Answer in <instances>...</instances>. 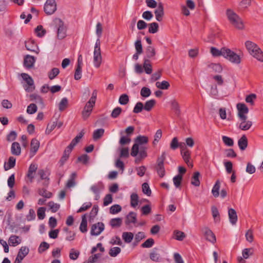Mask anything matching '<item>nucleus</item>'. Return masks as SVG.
I'll return each mask as SVG.
<instances>
[{"mask_svg": "<svg viewBox=\"0 0 263 263\" xmlns=\"http://www.w3.org/2000/svg\"><path fill=\"white\" fill-rule=\"evenodd\" d=\"M245 46L249 52L258 61L263 62V53L258 46L254 42L247 41Z\"/></svg>", "mask_w": 263, "mask_h": 263, "instance_id": "1", "label": "nucleus"}, {"mask_svg": "<svg viewBox=\"0 0 263 263\" xmlns=\"http://www.w3.org/2000/svg\"><path fill=\"white\" fill-rule=\"evenodd\" d=\"M227 15L231 24L238 29H243L244 25L242 19L232 10L227 9Z\"/></svg>", "mask_w": 263, "mask_h": 263, "instance_id": "2", "label": "nucleus"}, {"mask_svg": "<svg viewBox=\"0 0 263 263\" xmlns=\"http://www.w3.org/2000/svg\"><path fill=\"white\" fill-rule=\"evenodd\" d=\"M135 143L131 149L130 155L133 157L137 156L139 153V146L147 144L148 142V138L146 136H138L134 140Z\"/></svg>", "mask_w": 263, "mask_h": 263, "instance_id": "3", "label": "nucleus"}, {"mask_svg": "<svg viewBox=\"0 0 263 263\" xmlns=\"http://www.w3.org/2000/svg\"><path fill=\"white\" fill-rule=\"evenodd\" d=\"M54 22L57 28L58 38L62 40L66 36V27L64 25V22L60 18H56Z\"/></svg>", "mask_w": 263, "mask_h": 263, "instance_id": "4", "label": "nucleus"}, {"mask_svg": "<svg viewBox=\"0 0 263 263\" xmlns=\"http://www.w3.org/2000/svg\"><path fill=\"white\" fill-rule=\"evenodd\" d=\"M224 51H225V52H224L223 57L230 61L231 62L237 64L241 62L239 55L237 54L234 51L227 48H226Z\"/></svg>", "mask_w": 263, "mask_h": 263, "instance_id": "5", "label": "nucleus"}, {"mask_svg": "<svg viewBox=\"0 0 263 263\" xmlns=\"http://www.w3.org/2000/svg\"><path fill=\"white\" fill-rule=\"evenodd\" d=\"M21 76L27 83V84L24 86L25 90L28 92H31L34 90L35 86L32 78L29 74L25 73H22Z\"/></svg>", "mask_w": 263, "mask_h": 263, "instance_id": "6", "label": "nucleus"}, {"mask_svg": "<svg viewBox=\"0 0 263 263\" xmlns=\"http://www.w3.org/2000/svg\"><path fill=\"white\" fill-rule=\"evenodd\" d=\"M44 12L47 15L52 14L57 10V4L55 0H47L44 7Z\"/></svg>", "mask_w": 263, "mask_h": 263, "instance_id": "7", "label": "nucleus"}, {"mask_svg": "<svg viewBox=\"0 0 263 263\" xmlns=\"http://www.w3.org/2000/svg\"><path fill=\"white\" fill-rule=\"evenodd\" d=\"M237 108L238 110V117L239 119L245 120L248 117L247 115L249 112V108L244 103H238L237 104Z\"/></svg>", "mask_w": 263, "mask_h": 263, "instance_id": "8", "label": "nucleus"}, {"mask_svg": "<svg viewBox=\"0 0 263 263\" xmlns=\"http://www.w3.org/2000/svg\"><path fill=\"white\" fill-rule=\"evenodd\" d=\"M37 170V165L35 163H31L27 172L26 176V178L27 179V181L32 183L34 178V174Z\"/></svg>", "mask_w": 263, "mask_h": 263, "instance_id": "9", "label": "nucleus"}, {"mask_svg": "<svg viewBox=\"0 0 263 263\" xmlns=\"http://www.w3.org/2000/svg\"><path fill=\"white\" fill-rule=\"evenodd\" d=\"M206 240L214 243L216 241V236L213 232L208 227H205L201 230Z\"/></svg>", "mask_w": 263, "mask_h": 263, "instance_id": "10", "label": "nucleus"}, {"mask_svg": "<svg viewBox=\"0 0 263 263\" xmlns=\"http://www.w3.org/2000/svg\"><path fill=\"white\" fill-rule=\"evenodd\" d=\"M104 230V224L103 222H98L92 225L90 234L91 235L97 236Z\"/></svg>", "mask_w": 263, "mask_h": 263, "instance_id": "11", "label": "nucleus"}, {"mask_svg": "<svg viewBox=\"0 0 263 263\" xmlns=\"http://www.w3.org/2000/svg\"><path fill=\"white\" fill-rule=\"evenodd\" d=\"M29 249L26 247H22L20 249L14 263H21L24 258L28 254Z\"/></svg>", "mask_w": 263, "mask_h": 263, "instance_id": "12", "label": "nucleus"}, {"mask_svg": "<svg viewBox=\"0 0 263 263\" xmlns=\"http://www.w3.org/2000/svg\"><path fill=\"white\" fill-rule=\"evenodd\" d=\"M37 175L40 176V179L38 180V182L41 180H45L44 185L47 186L49 184L50 173L43 169L39 170Z\"/></svg>", "mask_w": 263, "mask_h": 263, "instance_id": "13", "label": "nucleus"}, {"mask_svg": "<svg viewBox=\"0 0 263 263\" xmlns=\"http://www.w3.org/2000/svg\"><path fill=\"white\" fill-rule=\"evenodd\" d=\"M154 12L156 20L159 22H161L164 15V7L162 3H159L158 4V7Z\"/></svg>", "mask_w": 263, "mask_h": 263, "instance_id": "14", "label": "nucleus"}, {"mask_svg": "<svg viewBox=\"0 0 263 263\" xmlns=\"http://www.w3.org/2000/svg\"><path fill=\"white\" fill-rule=\"evenodd\" d=\"M25 47L27 50L34 52L36 53H39V49L37 45L33 40H28L25 42Z\"/></svg>", "mask_w": 263, "mask_h": 263, "instance_id": "15", "label": "nucleus"}, {"mask_svg": "<svg viewBox=\"0 0 263 263\" xmlns=\"http://www.w3.org/2000/svg\"><path fill=\"white\" fill-rule=\"evenodd\" d=\"M35 62V58L33 56L26 55L24 59V66L27 68H32Z\"/></svg>", "mask_w": 263, "mask_h": 263, "instance_id": "16", "label": "nucleus"}, {"mask_svg": "<svg viewBox=\"0 0 263 263\" xmlns=\"http://www.w3.org/2000/svg\"><path fill=\"white\" fill-rule=\"evenodd\" d=\"M171 109L175 115L179 117L181 114L180 107L179 103L176 99H173L170 101Z\"/></svg>", "mask_w": 263, "mask_h": 263, "instance_id": "17", "label": "nucleus"}, {"mask_svg": "<svg viewBox=\"0 0 263 263\" xmlns=\"http://www.w3.org/2000/svg\"><path fill=\"white\" fill-rule=\"evenodd\" d=\"M40 147V142L36 138L31 140L30 153L33 156L35 155Z\"/></svg>", "mask_w": 263, "mask_h": 263, "instance_id": "18", "label": "nucleus"}, {"mask_svg": "<svg viewBox=\"0 0 263 263\" xmlns=\"http://www.w3.org/2000/svg\"><path fill=\"white\" fill-rule=\"evenodd\" d=\"M248 117H246L245 120L239 119L240 123L239 125V128L242 130H247L250 128L252 125V122L251 121L247 120Z\"/></svg>", "mask_w": 263, "mask_h": 263, "instance_id": "19", "label": "nucleus"}, {"mask_svg": "<svg viewBox=\"0 0 263 263\" xmlns=\"http://www.w3.org/2000/svg\"><path fill=\"white\" fill-rule=\"evenodd\" d=\"M191 151L185 149L184 152L181 151V154L185 163L190 167L193 166V163L190 161L191 159Z\"/></svg>", "mask_w": 263, "mask_h": 263, "instance_id": "20", "label": "nucleus"}, {"mask_svg": "<svg viewBox=\"0 0 263 263\" xmlns=\"http://www.w3.org/2000/svg\"><path fill=\"white\" fill-rule=\"evenodd\" d=\"M137 221V214L134 212H130L126 216L125 223L126 226L129 225L131 223H135Z\"/></svg>", "mask_w": 263, "mask_h": 263, "instance_id": "21", "label": "nucleus"}, {"mask_svg": "<svg viewBox=\"0 0 263 263\" xmlns=\"http://www.w3.org/2000/svg\"><path fill=\"white\" fill-rule=\"evenodd\" d=\"M72 149L69 146H67L65 149L62 157L61 158L59 163L61 166H63L65 162L68 160L69 155L71 153Z\"/></svg>", "mask_w": 263, "mask_h": 263, "instance_id": "22", "label": "nucleus"}, {"mask_svg": "<svg viewBox=\"0 0 263 263\" xmlns=\"http://www.w3.org/2000/svg\"><path fill=\"white\" fill-rule=\"evenodd\" d=\"M11 153L12 155L15 156H19L21 153V147L17 142H14L12 143L11 147Z\"/></svg>", "mask_w": 263, "mask_h": 263, "instance_id": "23", "label": "nucleus"}, {"mask_svg": "<svg viewBox=\"0 0 263 263\" xmlns=\"http://www.w3.org/2000/svg\"><path fill=\"white\" fill-rule=\"evenodd\" d=\"M228 215L230 222L232 224H235L237 221V215L236 211L232 208L229 209Z\"/></svg>", "mask_w": 263, "mask_h": 263, "instance_id": "24", "label": "nucleus"}, {"mask_svg": "<svg viewBox=\"0 0 263 263\" xmlns=\"http://www.w3.org/2000/svg\"><path fill=\"white\" fill-rule=\"evenodd\" d=\"M238 145L241 151H244L248 146V139L246 135H243L238 141Z\"/></svg>", "mask_w": 263, "mask_h": 263, "instance_id": "25", "label": "nucleus"}, {"mask_svg": "<svg viewBox=\"0 0 263 263\" xmlns=\"http://www.w3.org/2000/svg\"><path fill=\"white\" fill-rule=\"evenodd\" d=\"M93 63L96 68L100 67L102 63L101 52H93Z\"/></svg>", "mask_w": 263, "mask_h": 263, "instance_id": "26", "label": "nucleus"}, {"mask_svg": "<svg viewBox=\"0 0 263 263\" xmlns=\"http://www.w3.org/2000/svg\"><path fill=\"white\" fill-rule=\"evenodd\" d=\"M16 159L11 156L9 158L8 161L7 163L5 162L4 164V169L5 171H8L12 168H13L15 165Z\"/></svg>", "mask_w": 263, "mask_h": 263, "instance_id": "27", "label": "nucleus"}, {"mask_svg": "<svg viewBox=\"0 0 263 263\" xmlns=\"http://www.w3.org/2000/svg\"><path fill=\"white\" fill-rule=\"evenodd\" d=\"M155 169L160 177L162 178L165 176V171L164 163L156 162Z\"/></svg>", "mask_w": 263, "mask_h": 263, "instance_id": "28", "label": "nucleus"}, {"mask_svg": "<svg viewBox=\"0 0 263 263\" xmlns=\"http://www.w3.org/2000/svg\"><path fill=\"white\" fill-rule=\"evenodd\" d=\"M143 68L144 69V71L146 73L148 74L152 73L153 69L150 60L145 58L144 59Z\"/></svg>", "mask_w": 263, "mask_h": 263, "instance_id": "29", "label": "nucleus"}, {"mask_svg": "<svg viewBox=\"0 0 263 263\" xmlns=\"http://www.w3.org/2000/svg\"><path fill=\"white\" fill-rule=\"evenodd\" d=\"M226 47H223L221 48L220 50L218 49L216 47H212L210 49L211 53H212V55L213 57H219L220 55L224 56V52L225 51H224V49H226Z\"/></svg>", "mask_w": 263, "mask_h": 263, "instance_id": "30", "label": "nucleus"}, {"mask_svg": "<svg viewBox=\"0 0 263 263\" xmlns=\"http://www.w3.org/2000/svg\"><path fill=\"white\" fill-rule=\"evenodd\" d=\"M84 135V133L83 131H81L79 134L71 141L70 143L69 144L68 146L73 148L74 146L76 145V144L80 141V139L83 137Z\"/></svg>", "mask_w": 263, "mask_h": 263, "instance_id": "31", "label": "nucleus"}, {"mask_svg": "<svg viewBox=\"0 0 263 263\" xmlns=\"http://www.w3.org/2000/svg\"><path fill=\"white\" fill-rule=\"evenodd\" d=\"M211 211L213 217L215 222H219L220 217L218 209L214 205L211 207Z\"/></svg>", "mask_w": 263, "mask_h": 263, "instance_id": "32", "label": "nucleus"}, {"mask_svg": "<svg viewBox=\"0 0 263 263\" xmlns=\"http://www.w3.org/2000/svg\"><path fill=\"white\" fill-rule=\"evenodd\" d=\"M77 177V174L76 172L72 173L70 176L69 179H68L67 184H66V187L67 188H70L72 187L75 186L76 185V178Z\"/></svg>", "mask_w": 263, "mask_h": 263, "instance_id": "33", "label": "nucleus"}, {"mask_svg": "<svg viewBox=\"0 0 263 263\" xmlns=\"http://www.w3.org/2000/svg\"><path fill=\"white\" fill-rule=\"evenodd\" d=\"M122 223V219L121 218H112L109 221L110 226L113 228L120 227Z\"/></svg>", "mask_w": 263, "mask_h": 263, "instance_id": "34", "label": "nucleus"}, {"mask_svg": "<svg viewBox=\"0 0 263 263\" xmlns=\"http://www.w3.org/2000/svg\"><path fill=\"white\" fill-rule=\"evenodd\" d=\"M37 193L39 195L43 196L45 198H50L52 196V194L51 192L48 191L46 189L44 188L38 189Z\"/></svg>", "mask_w": 263, "mask_h": 263, "instance_id": "35", "label": "nucleus"}, {"mask_svg": "<svg viewBox=\"0 0 263 263\" xmlns=\"http://www.w3.org/2000/svg\"><path fill=\"white\" fill-rule=\"evenodd\" d=\"M80 230L82 233H85L87 231V222L85 214L83 215L82 217V221L80 226Z\"/></svg>", "mask_w": 263, "mask_h": 263, "instance_id": "36", "label": "nucleus"}, {"mask_svg": "<svg viewBox=\"0 0 263 263\" xmlns=\"http://www.w3.org/2000/svg\"><path fill=\"white\" fill-rule=\"evenodd\" d=\"M200 176V173L198 172H196L194 173L192 177L191 183L193 185L195 186H199L200 185V182L199 179Z\"/></svg>", "mask_w": 263, "mask_h": 263, "instance_id": "37", "label": "nucleus"}, {"mask_svg": "<svg viewBox=\"0 0 263 263\" xmlns=\"http://www.w3.org/2000/svg\"><path fill=\"white\" fill-rule=\"evenodd\" d=\"M220 181L219 180H217L216 181V182L212 189V194L215 197H217L219 195V191L220 189Z\"/></svg>", "mask_w": 263, "mask_h": 263, "instance_id": "38", "label": "nucleus"}, {"mask_svg": "<svg viewBox=\"0 0 263 263\" xmlns=\"http://www.w3.org/2000/svg\"><path fill=\"white\" fill-rule=\"evenodd\" d=\"M156 101L154 99L147 101L145 103L144 105H143L144 109L147 111H151L156 104Z\"/></svg>", "mask_w": 263, "mask_h": 263, "instance_id": "39", "label": "nucleus"}, {"mask_svg": "<svg viewBox=\"0 0 263 263\" xmlns=\"http://www.w3.org/2000/svg\"><path fill=\"white\" fill-rule=\"evenodd\" d=\"M159 25L157 23L153 22L148 24V32L150 33H155L158 31Z\"/></svg>", "mask_w": 263, "mask_h": 263, "instance_id": "40", "label": "nucleus"}, {"mask_svg": "<svg viewBox=\"0 0 263 263\" xmlns=\"http://www.w3.org/2000/svg\"><path fill=\"white\" fill-rule=\"evenodd\" d=\"M157 250L158 249L155 248L149 254V257L151 259L156 262L159 261L160 259V254L156 252Z\"/></svg>", "mask_w": 263, "mask_h": 263, "instance_id": "41", "label": "nucleus"}, {"mask_svg": "<svg viewBox=\"0 0 263 263\" xmlns=\"http://www.w3.org/2000/svg\"><path fill=\"white\" fill-rule=\"evenodd\" d=\"M104 133V129L103 128H100L95 130L93 133V139L95 140L100 139Z\"/></svg>", "mask_w": 263, "mask_h": 263, "instance_id": "42", "label": "nucleus"}, {"mask_svg": "<svg viewBox=\"0 0 263 263\" xmlns=\"http://www.w3.org/2000/svg\"><path fill=\"white\" fill-rule=\"evenodd\" d=\"M68 104V101L66 98H63L60 101L59 104V109L60 111H62L64 110L67 107Z\"/></svg>", "mask_w": 263, "mask_h": 263, "instance_id": "43", "label": "nucleus"}, {"mask_svg": "<svg viewBox=\"0 0 263 263\" xmlns=\"http://www.w3.org/2000/svg\"><path fill=\"white\" fill-rule=\"evenodd\" d=\"M134 237V235L132 232H123L122 234V238L124 241L126 243L130 242Z\"/></svg>", "mask_w": 263, "mask_h": 263, "instance_id": "44", "label": "nucleus"}, {"mask_svg": "<svg viewBox=\"0 0 263 263\" xmlns=\"http://www.w3.org/2000/svg\"><path fill=\"white\" fill-rule=\"evenodd\" d=\"M253 254L254 249L252 248L245 249L242 250V252L243 258L245 259L248 258L250 256L252 255Z\"/></svg>", "mask_w": 263, "mask_h": 263, "instance_id": "45", "label": "nucleus"}, {"mask_svg": "<svg viewBox=\"0 0 263 263\" xmlns=\"http://www.w3.org/2000/svg\"><path fill=\"white\" fill-rule=\"evenodd\" d=\"M139 197L136 193H133L130 195V205L135 208L138 203Z\"/></svg>", "mask_w": 263, "mask_h": 263, "instance_id": "46", "label": "nucleus"}, {"mask_svg": "<svg viewBox=\"0 0 263 263\" xmlns=\"http://www.w3.org/2000/svg\"><path fill=\"white\" fill-rule=\"evenodd\" d=\"M30 99L31 101L35 100L36 103H39L42 105H44L43 100L41 96L39 95L33 93L30 95Z\"/></svg>", "mask_w": 263, "mask_h": 263, "instance_id": "47", "label": "nucleus"}, {"mask_svg": "<svg viewBox=\"0 0 263 263\" xmlns=\"http://www.w3.org/2000/svg\"><path fill=\"white\" fill-rule=\"evenodd\" d=\"M156 85L157 88L161 89H168L170 86V83L166 81H163L161 82H157Z\"/></svg>", "mask_w": 263, "mask_h": 263, "instance_id": "48", "label": "nucleus"}, {"mask_svg": "<svg viewBox=\"0 0 263 263\" xmlns=\"http://www.w3.org/2000/svg\"><path fill=\"white\" fill-rule=\"evenodd\" d=\"M35 32L38 37H42L46 33V31L44 29L42 25H39L35 29Z\"/></svg>", "mask_w": 263, "mask_h": 263, "instance_id": "49", "label": "nucleus"}, {"mask_svg": "<svg viewBox=\"0 0 263 263\" xmlns=\"http://www.w3.org/2000/svg\"><path fill=\"white\" fill-rule=\"evenodd\" d=\"M19 237L16 235H11L9 239V243L12 246H16L20 243L18 241Z\"/></svg>", "mask_w": 263, "mask_h": 263, "instance_id": "50", "label": "nucleus"}, {"mask_svg": "<svg viewBox=\"0 0 263 263\" xmlns=\"http://www.w3.org/2000/svg\"><path fill=\"white\" fill-rule=\"evenodd\" d=\"M147 148L146 147L141 146L139 147V153L137 156H139L143 159L145 158L147 156Z\"/></svg>", "mask_w": 263, "mask_h": 263, "instance_id": "51", "label": "nucleus"}, {"mask_svg": "<svg viewBox=\"0 0 263 263\" xmlns=\"http://www.w3.org/2000/svg\"><path fill=\"white\" fill-rule=\"evenodd\" d=\"M174 238L178 240L182 241L185 237V235L184 232L178 230H176L174 232Z\"/></svg>", "mask_w": 263, "mask_h": 263, "instance_id": "52", "label": "nucleus"}, {"mask_svg": "<svg viewBox=\"0 0 263 263\" xmlns=\"http://www.w3.org/2000/svg\"><path fill=\"white\" fill-rule=\"evenodd\" d=\"M146 54L148 58L154 57L156 54L155 48L151 46H147L146 49Z\"/></svg>", "mask_w": 263, "mask_h": 263, "instance_id": "53", "label": "nucleus"}, {"mask_svg": "<svg viewBox=\"0 0 263 263\" xmlns=\"http://www.w3.org/2000/svg\"><path fill=\"white\" fill-rule=\"evenodd\" d=\"M173 182L176 187H179L181 185L182 180V176L181 174H178L173 178Z\"/></svg>", "mask_w": 263, "mask_h": 263, "instance_id": "54", "label": "nucleus"}, {"mask_svg": "<svg viewBox=\"0 0 263 263\" xmlns=\"http://www.w3.org/2000/svg\"><path fill=\"white\" fill-rule=\"evenodd\" d=\"M60 73V70L58 68H53L48 72V77L50 80L54 79Z\"/></svg>", "mask_w": 263, "mask_h": 263, "instance_id": "55", "label": "nucleus"}, {"mask_svg": "<svg viewBox=\"0 0 263 263\" xmlns=\"http://www.w3.org/2000/svg\"><path fill=\"white\" fill-rule=\"evenodd\" d=\"M121 206L119 204H114L110 208L109 212L111 214H116L121 212Z\"/></svg>", "mask_w": 263, "mask_h": 263, "instance_id": "56", "label": "nucleus"}, {"mask_svg": "<svg viewBox=\"0 0 263 263\" xmlns=\"http://www.w3.org/2000/svg\"><path fill=\"white\" fill-rule=\"evenodd\" d=\"M121 249L119 247H116L111 248L109 251V254L111 257H116L121 252Z\"/></svg>", "mask_w": 263, "mask_h": 263, "instance_id": "57", "label": "nucleus"}, {"mask_svg": "<svg viewBox=\"0 0 263 263\" xmlns=\"http://www.w3.org/2000/svg\"><path fill=\"white\" fill-rule=\"evenodd\" d=\"M144 109L143 104L141 102H137L133 109V112L138 114L141 112Z\"/></svg>", "mask_w": 263, "mask_h": 263, "instance_id": "58", "label": "nucleus"}, {"mask_svg": "<svg viewBox=\"0 0 263 263\" xmlns=\"http://www.w3.org/2000/svg\"><path fill=\"white\" fill-rule=\"evenodd\" d=\"M209 66L215 72L219 73L222 70V68L219 64L212 63Z\"/></svg>", "mask_w": 263, "mask_h": 263, "instance_id": "59", "label": "nucleus"}, {"mask_svg": "<svg viewBox=\"0 0 263 263\" xmlns=\"http://www.w3.org/2000/svg\"><path fill=\"white\" fill-rule=\"evenodd\" d=\"M119 103L121 105H126L129 102V97L126 94H122L119 99Z\"/></svg>", "mask_w": 263, "mask_h": 263, "instance_id": "60", "label": "nucleus"}, {"mask_svg": "<svg viewBox=\"0 0 263 263\" xmlns=\"http://www.w3.org/2000/svg\"><path fill=\"white\" fill-rule=\"evenodd\" d=\"M48 205L50 207L51 212L53 213L57 212L60 207L59 204L55 203L53 201L49 202Z\"/></svg>", "mask_w": 263, "mask_h": 263, "instance_id": "61", "label": "nucleus"}, {"mask_svg": "<svg viewBox=\"0 0 263 263\" xmlns=\"http://www.w3.org/2000/svg\"><path fill=\"white\" fill-rule=\"evenodd\" d=\"M140 95L143 97L147 98L151 95V91L149 88L143 87L141 90Z\"/></svg>", "mask_w": 263, "mask_h": 263, "instance_id": "62", "label": "nucleus"}, {"mask_svg": "<svg viewBox=\"0 0 263 263\" xmlns=\"http://www.w3.org/2000/svg\"><path fill=\"white\" fill-rule=\"evenodd\" d=\"M154 240L153 238L147 239L141 245V247L144 248H148L152 247L154 244Z\"/></svg>", "mask_w": 263, "mask_h": 263, "instance_id": "63", "label": "nucleus"}, {"mask_svg": "<svg viewBox=\"0 0 263 263\" xmlns=\"http://www.w3.org/2000/svg\"><path fill=\"white\" fill-rule=\"evenodd\" d=\"M121 112L122 108L120 107H117L113 109L110 116L112 118H117L119 116Z\"/></svg>", "mask_w": 263, "mask_h": 263, "instance_id": "64", "label": "nucleus"}]
</instances>
